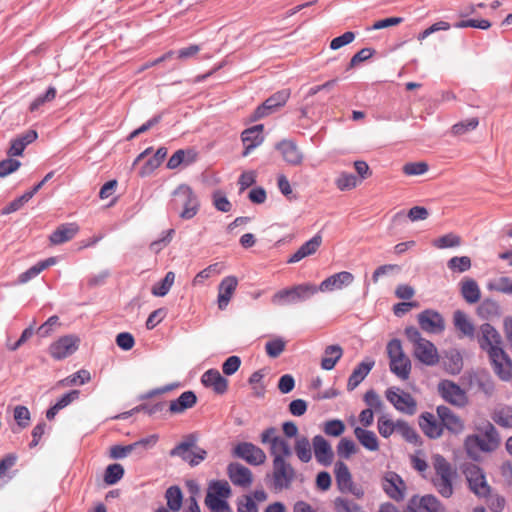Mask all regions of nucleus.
Instances as JSON below:
<instances>
[{
	"label": "nucleus",
	"mask_w": 512,
	"mask_h": 512,
	"mask_svg": "<svg viewBox=\"0 0 512 512\" xmlns=\"http://www.w3.org/2000/svg\"><path fill=\"white\" fill-rule=\"evenodd\" d=\"M260 442L268 445L272 457L271 485L274 490L289 489L296 479V470L289 462L293 451L289 442L279 435L278 429L270 426L260 434Z\"/></svg>",
	"instance_id": "f257e3e1"
},
{
	"label": "nucleus",
	"mask_w": 512,
	"mask_h": 512,
	"mask_svg": "<svg viewBox=\"0 0 512 512\" xmlns=\"http://www.w3.org/2000/svg\"><path fill=\"white\" fill-rule=\"evenodd\" d=\"M478 343L482 350L487 351L495 374L504 381L512 378V361L502 348V338L498 331L489 323L480 326Z\"/></svg>",
	"instance_id": "f03ea898"
},
{
	"label": "nucleus",
	"mask_w": 512,
	"mask_h": 512,
	"mask_svg": "<svg viewBox=\"0 0 512 512\" xmlns=\"http://www.w3.org/2000/svg\"><path fill=\"white\" fill-rule=\"evenodd\" d=\"M404 334L413 346V356L416 360L426 366L438 364L440 357L436 346L424 338L418 328L408 326L405 328Z\"/></svg>",
	"instance_id": "7ed1b4c3"
},
{
	"label": "nucleus",
	"mask_w": 512,
	"mask_h": 512,
	"mask_svg": "<svg viewBox=\"0 0 512 512\" xmlns=\"http://www.w3.org/2000/svg\"><path fill=\"white\" fill-rule=\"evenodd\" d=\"M432 464L435 471L432 478L434 488L442 497L450 498L454 493L453 482L457 477L456 469L440 454L433 455Z\"/></svg>",
	"instance_id": "20e7f679"
},
{
	"label": "nucleus",
	"mask_w": 512,
	"mask_h": 512,
	"mask_svg": "<svg viewBox=\"0 0 512 512\" xmlns=\"http://www.w3.org/2000/svg\"><path fill=\"white\" fill-rule=\"evenodd\" d=\"M197 436L193 433L184 437V440L170 450L171 457H179L191 467L199 465L207 457V451L197 446Z\"/></svg>",
	"instance_id": "39448f33"
},
{
	"label": "nucleus",
	"mask_w": 512,
	"mask_h": 512,
	"mask_svg": "<svg viewBox=\"0 0 512 512\" xmlns=\"http://www.w3.org/2000/svg\"><path fill=\"white\" fill-rule=\"evenodd\" d=\"M172 206L174 209L182 208L180 217L185 220L192 219L199 211L200 202L192 188L186 184L179 185L173 192Z\"/></svg>",
	"instance_id": "423d86ee"
},
{
	"label": "nucleus",
	"mask_w": 512,
	"mask_h": 512,
	"mask_svg": "<svg viewBox=\"0 0 512 512\" xmlns=\"http://www.w3.org/2000/svg\"><path fill=\"white\" fill-rule=\"evenodd\" d=\"M317 293V286L304 283L277 291L271 298L276 306H284L306 301Z\"/></svg>",
	"instance_id": "0eeeda50"
},
{
	"label": "nucleus",
	"mask_w": 512,
	"mask_h": 512,
	"mask_svg": "<svg viewBox=\"0 0 512 512\" xmlns=\"http://www.w3.org/2000/svg\"><path fill=\"white\" fill-rule=\"evenodd\" d=\"M468 487L479 498L490 496L491 487L487 483L484 471L476 464H467L463 470Z\"/></svg>",
	"instance_id": "6e6552de"
},
{
	"label": "nucleus",
	"mask_w": 512,
	"mask_h": 512,
	"mask_svg": "<svg viewBox=\"0 0 512 512\" xmlns=\"http://www.w3.org/2000/svg\"><path fill=\"white\" fill-rule=\"evenodd\" d=\"M385 397L393 407L404 414L413 415L417 410V403L410 393L405 392L399 387H389L385 391Z\"/></svg>",
	"instance_id": "1a4fd4ad"
},
{
	"label": "nucleus",
	"mask_w": 512,
	"mask_h": 512,
	"mask_svg": "<svg viewBox=\"0 0 512 512\" xmlns=\"http://www.w3.org/2000/svg\"><path fill=\"white\" fill-rule=\"evenodd\" d=\"M381 487L389 498L397 502L405 498L406 484L396 472H385L381 478Z\"/></svg>",
	"instance_id": "9d476101"
},
{
	"label": "nucleus",
	"mask_w": 512,
	"mask_h": 512,
	"mask_svg": "<svg viewBox=\"0 0 512 512\" xmlns=\"http://www.w3.org/2000/svg\"><path fill=\"white\" fill-rule=\"evenodd\" d=\"M419 327L428 334L438 335L445 330L443 316L434 309H425L417 316Z\"/></svg>",
	"instance_id": "9b49d317"
},
{
	"label": "nucleus",
	"mask_w": 512,
	"mask_h": 512,
	"mask_svg": "<svg viewBox=\"0 0 512 512\" xmlns=\"http://www.w3.org/2000/svg\"><path fill=\"white\" fill-rule=\"evenodd\" d=\"M79 343L75 335L62 336L49 346V354L55 360L65 359L77 351Z\"/></svg>",
	"instance_id": "f8f14e48"
},
{
	"label": "nucleus",
	"mask_w": 512,
	"mask_h": 512,
	"mask_svg": "<svg viewBox=\"0 0 512 512\" xmlns=\"http://www.w3.org/2000/svg\"><path fill=\"white\" fill-rule=\"evenodd\" d=\"M438 392L446 402L454 406L464 407L468 403L465 391L453 381H440L438 384Z\"/></svg>",
	"instance_id": "ddd939ff"
},
{
	"label": "nucleus",
	"mask_w": 512,
	"mask_h": 512,
	"mask_svg": "<svg viewBox=\"0 0 512 512\" xmlns=\"http://www.w3.org/2000/svg\"><path fill=\"white\" fill-rule=\"evenodd\" d=\"M234 456L243 459L248 464L260 466L265 463L267 456L263 449L250 442H241L233 450Z\"/></svg>",
	"instance_id": "4468645a"
},
{
	"label": "nucleus",
	"mask_w": 512,
	"mask_h": 512,
	"mask_svg": "<svg viewBox=\"0 0 512 512\" xmlns=\"http://www.w3.org/2000/svg\"><path fill=\"white\" fill-rule=\"evenodd\" d=\"M290 97V91L287 89L280 90L269 98H267L254 112V119H260L268 116L277 108L285 105Z\"/></svg>",
	"instance_id": "2eb2a0df"
},
{
	"label": "nucleus",
	"mask_w": 512,
	"mask_h": 512,
	"mask_svg": "<svg viewBox=\"0 0 512 512\" xmlns=\"http://www.w3.org/2000/svg\"><path fill=\"white\" fill-rule=\"evenodd\" d=\"M312 448L315 459L320 465L328 467L333 463L334 452L332 446L322 435L313 437Z\"/></svg>",
	"instance_id": "dca6fc26"
},
{
	"label": "nucleus",
	"mask_w": 512,
	"mask_h": 512,
	"mask_svg": "<svg viewBox=\"0 0 512 512\" xmlns=\"http://www.w3.org/2000/svg\"><path fill=\"white\" fill-rule=\"evenodd\" d=\"M354 276L348 271H341L335 273L324 279L317 287V292H332L334 290H341L352 284Z\"/></svg>",
	"instance_id": "f3484780"
},
{
	"label": "nucleus",
	"mask_w": 512,
	"mask_h": 512,
	"mask_svg": "<svg viewBox=\"0 0 512 512\" xmlns=\"http://www.w3.org/2000/svg\"><path fill=\"white\" fill-rule=\"evenodd\" d=\"M496 435V431L492 425H490L489 432H487L486 437L489 440V443L485 440L484 437L479 435H471L468 436L465 440V447L469 454H472L474 450L479 449L481 451H490L494 447H496L498 441L494 437Z\"/></svg>",
	"instance_id": "a211bd4d"
},
{
	"label": "nucleus",
	"mask_w": 512,
	"mask_h": 512,
	"mask_svg": "<svg viewBox=\"0 0 512 512\" xmlns=\"http://www.w3.org/2000/svg\"><path fill=\"white\" fill-rule=\"evenodd\" d=\"M437 416L441 421V425L449 432L458 434L464 429V423L461 418L456 415L449 407L440 405L437 407Z\"/></svg>",
	"instance_id": "6ab92c4d"
},
{
	"label": "nucleus",
	"mask_w": 512,
	"mask_h": 512,
	"mask_svg": "<svg viewBox=\"0 0 512 512\" xmlns=\"http://www.w3.org/2000/svg\"><path fill=\"white\" fill-rule=\"evenodd\" d=\"M469 386L486 396L492 395L494 383L490 374L484 370L475 371L468 375Z\"/></svg>",
	"instance_id": "aec40b11"
},
{
	"label": "nucleus",
	"mask_w": 512,
	"mask_h": 512,
	"mask_svg": "<svg viewBox=\"0 0 512 512\" xmlns=\"http://www.w3.org/2000/svg\"><path fill=\"white\" fill-rule=\"evenodd\" d=\"M238 280L235 276L223 278L218 286V308L225 310L236 291Z\"/></svg>",
	"instance_id": "412c9836"
},
{
	"label": "nucleus",
	"mask_w": 512,
	"mask_h": 512,
	"mask_svg": "<svg viewBox=\"0 0 512 512\" xmlns=\"http://www.w3.org/2000/svg\"><path fill=\"white\" fill-rule=\"evenodd\" d=\"M79 230L75 222L61 224L49 235V241L52 245H61L72 240Z\"/></svg>",
	"instance_id": "4be33fe9"
},
{
	"label": "nucleus",
	"mask_w": 512,
	"mask_h": 512,
	"mask_svg": "<svg viewBox=\"0 0 512 512\" xmlns=\"http://www.w3.org/2000/svg\"><path fill=\"white\" fill-rule=\"evenodd\" d=\"M227 473L231 482L236 486L248 487L253 481L250 469L240 463H230Z\"/></svg>",
	"instance_id": "5701e85b"
},
{
	"label": "nucleus",
	"mask_w": 512,
	"mask_h": 512,
	"mask_svg": "<svg viewBox=\"0 0 512 512\" xmlns=\"http://www.w3.org/2000/svg\"><path fill=\"white\" fill-rule=\"evenodd\" d=\"M262 132V124H258L253 127L247 128L242 132L241 139L243 145L245 146V149L243 151L244 157L248 156L253 149H255L263 142L264 137L262 135Z\"/></svg>",
	"instance_id": "b1692460"
},
{
	"label": "nucleus",
	"mask_w": 512,
	"mask_h": 512,
	"mask_svg": "<svg viewBox=\"0 0 512 512\" xmlns=\"http://www.w3.org/2000/svg\"><path fill=\"white\" fill-rule=\"evenodd\" d=\"M418 423L423 433L430 439H437L443 434L441 421L438 422L430 412L422 413L419 416Z\"/></svg>",
	"instance_id": "393cba45"
},
{
	"label": "nucleus",
	"mask_w": 512,
	"mask_h": 512,
	"mask_svg": "<svg viewBox=\"0 0 512 512\" xmlns=\"http://www.w3.org/2000/svg\"><path fill=\"white\" fill-rule=\"evenodd\" d=\"M276 149L280 151L283 159L289 165L298 166L303 161V154L294 141L282 140L276 145Z\"/></svg>",
	"instance_id": "a878e982"
},
{
	"label": "nucleus",
	"mask_w": 512,
	"mask_h": 512,
	"mask_svg": "<svg viewBox=\"0 0 512 512\" xmlns=\"http://www.w3.org/2000/svg\"><path fill=\"white\" fill-rule=\"evenodd\" d=\"M322 244V236L317 233L311 239L303 243L299 249L290 256L287 263H297L305 257L311 256L317 252Z\"/></svg>",
	"instance_id": "bb28decb"
},
{
	"label": "nucleus",
	"mask_w": 512,
	"mask_h": 512,
	"mask_svg": "<svg viewBox=\"0 0 512 512\" xmlns=\"http://www.w3.org/2000/svg\"><path fill=\"white\" fill-rule=\"evenodd\" d=\"M201 382L205 387H211L217 394H224L228 388V381L216 369H209L203 373Z\"/></svg>",
	"instance_id": "cd10ccee"
},
{
	"label": "nucleus",
	"mask_w": 512,
	"mask_h": 512,
	"mask_svg": "<svg viewBox=\"0 0 512 512\" xmlns=\"http://www.w3.org/2000/svg\"><path fill=\"white\" fill-rule=\"evenodd\" d=\"M334 472L338 489L341 492H351L353 480L348 466L342 461H337L334 466Z\"/></svg>",
	"instance_id": "c85d7f7f"
},
{
	"label": "nucleus",
	"mask_w": 512,
	"mask_h": 512,
	"mask_svg": "<svg viewBox=\"0 0 512 512\" xmlns=\"http://www.w3.org/2000/svg\"><path fill=\"white\" fill-rule=\"evenodd\" d=\"M374 364L375 362L373 360H366L359 363L348 378L347 389L349 391L354 390L366 378Z\"/></svg>",
	"instance_id": "c756f323"
},
{
	"label": "nucleus",
	"mask_w": 512,
	"mask_h": 512,
	"mask_svg": "<svg viewBox=\"0 0 512 512\" xmlns=\"http://www.w3.org/2000/svg\"><path fill=\"white\" fill-rule=\"evenodd\" d=\"M453 324L462 336L474 338L475 326L464 311L456 310L454 312Z\"/></svg>",
	"instance_id": "7c9ffc66"
},
{
	"label": "nucleus",
	"mask_w": 512,
	"mask_h": 512,
	"mask_svg": "<svg viewBox=\"0 0 512 512\" xmlns=\"http://www.w3.org/2000/svg\"><path fill=\"white\" fill-rule=\"evenodd\" d=\"M197 402V397L193 391L183 392L177 399L172 400L169 405V411L173 414L184 412L192 408Z\"/></svg>",
	"instance_id": "2f4dec72"
},
{
	"label": "nucleus",
	"mask_w": 512,
	"mask_h": 512,
	"mask_svg": "<svg viewBox=\"0 0 512 512\" xmlns=\"http://www.w3.org/2000/svg\"><path fill=\"white\" fill-rule=\"evenodd\" d=\"M342 355L343 349L340 345L334 344L327 346L324 349V354L321 359V368L327 371L332 370L341 359Z\"/></svg>",
	"instance_id": "473e14b6"
},
{
	"label": "nucleus",
	"mask_w": 512,
	"mask_h": 512,
	"mask_svg": "<svg viewBox=\"0 0 512 512\" xmlns=\"http://www.w3.org/2000/svg\"><path fill=\"white\" fill-rule=\"evenodd\" d=\"M354 435L359 443L369 451H377L379 449V441L376 434L361 427L354 429Z\"/></svg>",
	"instance_id": "72a5a7b5"
},
{
	"label": "nucleus",
	"mask_w": 512,
	"mask_h": 512,
	"mask_svg": "<svg viewBox=\"0 0 512 512\" xmlns=\"http://www.w3.org/2000/svg\"><path fill=\"white\" fill-rule=\"evenodd\" d=\"M443 366L446 372L452 375L460 373L463 367V358L458 350H449L443 358Z\"/></svg>",
	"instance_id": "f704fd0d"
},
{
	"label": "nucleus",
	"mask_w": 512,
	"mask_h": 512,
	"mask_svg": "<svg viewBox=\"0 0 512 512\" xmlns=\"http://www.w3.org/2000/svg\"><path fill=\"white\" fill-rule=\"evenodd\" d=\"M461 295L469 304L477 303L480 300L481 292L474 279H465L461 282Z\"/></svg>",
	"instance_id": "c9c22d12"
},
{
	"label": "nucleus",
	"mask_w": 512,
	"mask_h": 512,
	"mask_svg": "<svg viewBox=\"0 0 512 512\" xmlns=\"http://www.w3.org/2000/svg\"><path fill=\"white\" fill-rule=\"evenodd\" d=\"M390 371L401 380H407L411 372V361L408 356L393 359L389 363Z\"/></svg>",
	"instance_id": "e433bc0d"
},
{
	"label": "nucleus",
	"mask_w": 512,
	"mask_h": 512,
	"mask_svg": "<svg viewBox=\"0 0 512 512\" xmlns=\"http://www.w3.org/2000/svg\"><path fill=\"white\" fill-rule=\"evenodd\" d=\"M419 512H444L442 503L432 494H427L421 498H416V505Z\"/></svg>",
	"instance_id": "4c0bfd02"
},
{
	"label": "nucleus",
	"mask_w": 512,
	"mask_h": 512,
	"mask_svg": "<svg viewBox=\"0 0 512 512\" xmlns=\"http://www.w3.org/2000/svg\"><path fill=\"white\" fill-rule=\"evenodd\" d=\"M397 433H399L407 442L420 446L422 444V440L417 431L409 425V423L405 420H397Z\"/></svg>",
	"instance_id": "58836bf2"
},
{
	"label": "nucleus",
	"mask_w": 512,
	"mask_h": 512,
	"mask_svg": "<svg viewBox=\"0 0 512 512\" xmlns=\"http://www.w3.org/2000/svg\"><path fill=\"white\" fill-rule=\"evenodd\" d=\"M312 442L305 436H301L296 439L294 444V451L297 458L303 462L308 463L312 459Z\"/></svg>",
	"instance_id": "ea45409f"
},
{
	"label": "nucleus",
	"mask_w": 512,
	"mask_h": 512,
	"mask_svg": "<svg viewBox=\"0 0 512 512\" xmlns=\"http://www.w3.org/2000/svg\"><path fill=\"white\" fill-rule=\"evenodd\" d=\"M493 421L499 426L512 428V407L500 406L492 414Z\"/></svg>",
	"instance_id": "a19ab883"
},
{
	"label": "nucleus",
	"mask_w": 512,
	"mask_h": 512,
	"mask_svg": "<svg viewBox=\"0 0 512 512\" xmlns=\"http://www.w3.org/2000/svg\"><path fill=\"white\" fill-rule=\"evenodd\" d=\"M167 506L172 511H179L182 505V491L178 486H170L165 493Z\"/></svg>",
	"instance_id": "79ce46f5"
},
{
	"label": "nucleus",
	"mask_w": 512,
	"mask_h": 512,
	"mask_svg": "<svg viewBox=\"0 0 512 512\" xmlns=\"http://www.w3.org/2000/svg\"><path fill=\"white\" fill-rule=\"evenodd\" d=\"M174 280L175 273L172 271L167 272L165 277L152 287V294L158 297L167 295L174 283Z\"/></svg>",
	"instance_id": "37998d69"
},
{
	"label": "nucleus",
	"mask_w": 512,
	"mask_h": 512,
	"mask_svg": "<svg viewBox=\"0 0 512 512\" xmlns=\"http://www.w3.org/2000/svg\"><path fill=\"white\" fill-rule=\"evenodd\" d=\"M432 245L437 249L454 248L461 245V238L455 233H447L434 239Z\"/></svg>",
	"instance_id": "c03bdc74"
},
{
	"label": "nucleus",
	"mask_w": 512,
	"mask_h": 512,
	"mask_svg": "<svg viewBox=\"0 0 512 512\" xmlns=\"http://www.w3.org/2000/svg\"><path fill=\"white\" fill-rule=\"evenodd\" d=\"M207 494L218 499H226L231 494V489L227 481H212L209 485Z\"/></svg>",
	"instance_id": "a18cd8bd"
},
{
	"label": "nucleus",
	"mask_w": 512,
	"mask_h": 512,
	"mask_svg": "<svg viewBox=\"0 0 512 512\" xmlns=\"http://www.w3.org/2000/svg\"><path fill=\"white\" fill-rule=\"evenodd\" d=\"M124 468L121 464H110L104 473V481L108 485H114L122 479Z\"/></svg>",
	"instance_id": "49530a36"
},
{
	"label": "nucleus",
	"mask_w": 512,
	"mask_h": 512,
	"mask_svg": "<svg viewBox=\"0 0 512 512\" xmlns=\"http://www.w3.org/2000/svg\"><path fill=\"white\" fill-rule=\"evenodd\" d=\"M397 421L393 422L387 415H382L377 420V429L383 438H389L394 432H397Z\"/></svg>",
	"instance_id": "de8ad7c7"
},
{
	"label": "nucleus",
	"mask_w": 512,
	"mask_h": 512,
	"mask_svg": "<svg viewBox=\"0 0 512 512\" xmlns=\"http://www.w3.org/2000/svg\"><path fill=\"white\" fill-rule=\"evenodd\" d=\"M447 266L453 272L463 273L471 268V259L468 256H455L448 260Z\"/></svg>",
	"instance_id": "09e8293b"
},
{
	"label": "nucleus",
	"mask_w": 512,
	"mask_h": 512,
	"mask_svg": "<svg viewBox=\"0 0 512 512\" xmlns=\"http://www.w3.org/2000/svg\"><path fill=\"white\" fill-rule=\"evenodd\" d=\"M205 504L212 512H232L226 499H218L211 494H206Z\"/></svg>",
	"instance_id": "8fccbe9b"
},
{
	"label": "nucleus",
	"mask_w": 512,
	"mask_h": 512,
	"mask_svg": "<svg viewBox=\"0 0 512 512\" xmlns=\"http://www.w3.org/2000/svg\"><path fill=\"white\" fill-rule=\"evenodd\" d=\"M345 431V424L340 419H331L323 424V432L327 436L339 437Z\"/></svg>",
	"instance_id": "3c124183"
},
{
	"label": "nucleus",
	"mask_w": 512,
	"mask_h": 512,
	"mask_svg": "<svg viewBox=\"0 0 512 512\" xmlns=\"http://www.w3.org/2000/svg\"><path fill=\"white\" fill-rule=\"evenodd\" d=\"M56 89L53 86H50L44 94L37 96L30 104L29 110L30 112L37 111L42 105L46 102H51L56 97Z\"/></svg>",
	"instance_id": "603ef678"
},
{
	"label": "nucleus",
	"mask_w": 512,
	"mask_h": 512,
	"mask_svg": "<svg viewBox=\"0 0 512 512\" xmlns=\"http://www.w3.org/2000/svg\"><path fill=\"white\" fill-rule=\"evenodd\" d=\"M285 346L286 342L282 338L277 337L266 342L265 351L269 357L277 358L285 350Z\"/></svg>",
	"instance_id": "864d4df0"
},
{
	"label": "nucleus",
	"mask_w": 512,
	"mask_h": 512,
	"mask_svg": "<svg viewBox=\"0 0 512 512\" xmlns=\"http://www.w3.org/2000/svg\"><path fill=\"white\" fill-rule=\"evenodd\" d=\"M478 124L479 121L476 117L460 121L452 126V133L454 135H463L469 131L475 130Z\"/></svg>",
	"instance_id": "5fc2aeb1"
},
{
	"label": "nucleus",
	"mask_w": 512,
	"mask_h": 512,
	"mask_svg": "<svg viewBox=\"0 0 512 512\" xmlns=\"http://www.w3.org/2000/svg\"><path fill=\"white\" fill-rule=\"evenodd\" d=\"M357 451L356 444L349 438H342L337 445V453L341 458L348 459Z\"/></svg>",
	"instance_id": "6e6d98bb"
},
{
	"label": "nucleus",
	"mask_w": 512,
	"mask_h": 512,
	"mask_svg": "<svg viewBox=\"0 0 512 512\" xmlns=\"http://www.w3.org/2000/svg\"><path fill=\"white\" fill-rule=\"evenodd\" d=\"M90 379H91L90 372L85 369H81V370L77 371L76 373L66 377L64 380L61 381V384L83 385V384L89 382Z\"/></svg>",
	"instance_id": "4d7b16f0"
},
{
	"label": "nucleus",
	"mask_w": 512,
	"mask_h": 512,
	"mask_svg": "<svg viewBox=\"0 0 512 512\" xmlns=\"http://www.w3.org/2000/svg\"><path fill=\"white\" fill-rule=\"evenodd\" d=\"M428 164L426 162H409L403 166V172L408 176L423 175L428 171Z\"/></svg>",
	"instance_id": "13d9d810"
},
{
	"label": "nucleus",
	"mask_w": 512,
	"mask_h": 512,
	"mask_svg": "<svg viewBox=\"0 0 512 512\" xmlns=\"http://www.w3.org/2000/svg\"><path fill=\"white\" fill-rule=\"evenodd\" d=\"M212 199L213 205L218 211L229 212L231 210L232 204L222 191L217 190L213 192Z\"/></svg>",
	"instance_id": "bf43d9fd"
},
{
	"label": "nucleus",
	"mask_w": 512,
	"mask_h": 512,
	"mask_svg": "<svg viewBox=\"0 0 512 512\" xmlns=\"http://www.w3.org/2000/svg\"><path fill=\"white\" fill-rule=\"evenodd\" d=\"M357 178L350 173H342L336 180V186L339 190L345 191L350 190L357 185Z\"/></svg>",
	"instance_id": "052dcab7"
},
{
	"label": "nucleus",
	"mask_w": 512,
	"mask_h": 512,
	"mask_svg": "<svg viewBox=\"0 0 512 512\" xmlns=\"http://www.w3.org/2000/svg\"><path fill=\"white\" fill-rule=\"evenodd\" d=\"M455 27L456 28L472 27V28L487 30L491 27V23H490V21H488L486 19H466V20H461V21L457 22L455 24Z\"/></svg>",
	"instance_id": "680f3d73"
},
{
	"label": "nucleus",
	"mask_w": 512,
	"mask_h": 512,
	"mask_svg": "<svg viewBox=\"0 0 512 512\" xmlns=\"http://www.w3.org/2000/svg\"><path fill=\"white\" fill-rule=\"evenodd\" d=\"M335 504L338 512H365L359 504L352 500L338 498Z\"/></svg>",
	"instance_id": "e2e57ef3"
},
{
	"label": "nucleus",
	"mask_w": 512,
	"mask_h": 512,
	"mask_svg": "<svg viewBox=\"0 0 512 512\" xmlns=\"http://www.w3.org/2000/svg\"><path fill=\"white\" fill-rule=\"evenodd\" d=\"M14 419L21 428L27 427L30 421L29 409L22 405L16 406L14 408Z\"/></svg>",
	"instance_id": "0e129e2a"
},
{
	"label": "nucleus",
	"mask_w": 512,
	"mask_h": 512,
	"mask_svg": "<svg viewBox=\"0 0 512 512\" xmlns=\"http://www.w3.org/2000/svg\"><path fill=\"white\" fill-rule=\"evenodd\" d=\"M137 444H129V445H114L110 448V457L112 459H123L127 457L135 448Z\"/></svg>",
	"instance_id": "69168bd1"
},
{
	"label": "nucleus",
	"mask_w": 512,
	"mask_h": 512,
	"mask_svg": "<svg viewBox=\"0 0 512 512\" xmlns=\"http://www.w3.org/2000/svg\"><path fill=\"white\" fill-rule=\"evenodd\" d=\"M364 401L374 411H382L384 404L382 400L380 399L379 395L373 390H368L365 393Z\"/></svg>",
	"instance_id": "338daca9"
},
{
	"label": "nucleus",
	"mask_w": 512,
	"mask_h": 512,
	"mask_svg": "<svg viewBox=\"0 0 512 512\" xmlns=\"http://www.w3.org/2000/svg\"><path fill=\"white\" fill-rule=\"evenodd\" d=\"M21 163L19 160L13 159V158H7L2 161H0V177H6L9 174L15 172L19 167Z\"/></svg>",
	"instance_id": "774afa93"
}]
</instances>
